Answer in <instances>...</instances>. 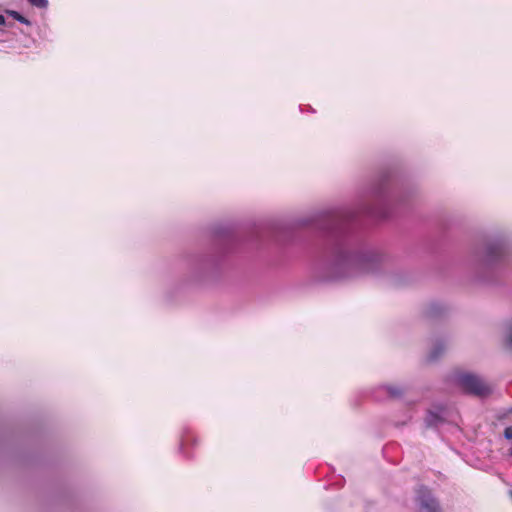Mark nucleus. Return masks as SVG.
<instances>
[{
	"instance_id": "obj_1",
	"label": "nucleus",
	"mask_w": 512,
	"mask_h": 512,
	"mask_svg": "<svg viewBox=\"0 0 512 512\" xmlns=\"http://www.w3.org/2000/svg\"><path fill=\"white\" fill-rule=\"evenodd\" d=\"M459 384L464 391L477 396H486L491 392L489 385L473 374L461 375Z\"/></svg>"
},
{
	"instance_id": "obj_2",
	"label": "nucleus",
	"mask_w": 512,
	"mask_h": 512,
	"mask_svg": "<svg viewBox=\"0 0 512 512\" xmlns=\"http://www.w3.org/2000/svg\"><path fill=\"white\" fill-rule=\"evenodd\" d=\"M417 502L421 512H441L438 501L427 489H420L417 494Z\"/></svg>"
},
{
	"instance_id": "obj_3",
	"label": "nucleus",
	"mask_w": 512,
	"mask_h": 512,
	"mask_svg": "<svg viewBox=\"0 0 512 512\" xmlns=\"http://www.w3.org/2000/svg\"><path fill=\"white\" fill-rule=\"evenodd\" d=\"M196 444H197L196 436L190 432H187L181 438L180 449L184 454H186L187 457H192L193 455L187 450V447L189 445H196Z\"/></svg>"
},
{
	"instance_id": "obj_4",
	"label": "nucleus",
	"mask_w": 512,
	"mask_h": 512,
	"mask_svg": "<svg viewBox=\"0 0 512 512\" xmlns=\"http://www.w3.org/2000/svg\"><path fill=\"white\" fill-rule=\"evenodd\" d=\"M10 16H12L15 20L21 22V23H24V24H28L29 21L24 17L22 16L20 13H18L17 11H8L7 12Z\"/></svg>"
},
{
	"instance_id": "obj_5",
	"label": "nucleus",
	"mask_w": 512,
	"mask_h": 512,
	"mask_svg": "<svg viewBox=\"0 0 512 512\" xmlns=\"http://www.w3.org/2000/svg\"><path fill=\"white\" fill-rule=\"evenodd\" d=\"M31 5L37 8H46L48 6V0H27Z\"/></svg>"
},
{
	"instance_id": "obj_6",
	"label": "nucleus",
	"mask_w": 512,
	"mask_h": 512,
	"mask_svg": "<svg viewBox=\"0 0 512 512\" xmlns=\"http://www.w3.org/2000/svg\"><path fill=\"white\" fill-rule=\"evenodd\" d=\"M387 389L391 397H398L402 394V390L399 387L389 386Z\"/></svg>"
},
{
	"instance_id": "obj_7",
	"label": "nucleus",
	"mask_w": 512,
	"mask_h": 512,
	"mask_svg": "<svg viewBox=\"0 0 512 512\" xmlns=\"http://www.w3.org/2000/svg\"><path fill=\"white\" fill-rule=\"evenodd\" d=\"M506 343L512 346V325L507 330Z\"/></svg>"
},
{
	"instance_id": "obj_8",
	"label": "nucleus",
	"mask_w": 512,
	"mask_h": 512,
	"mask_svg": "<svg viewBox=\"0 0 512 512\" xmlns=\"http://www.w3.org/2000/svg\"><path fill=\"white\" fill-rule=\"evenodd\" d=\"M504 436L507 439H512V427H506L504 430Z\"/></svg>"
},
{
	"instance_id": "obj_9",
	"label": "nucleus",
	"mask_w": 512,
	"mask_h": 512,
	"mask_svg": "<svg viewBox=\"0 0 512 512\" xmlns=\"http://www.w3.org/2000/svg\"><path fill=\"white\" fill-rule=\"evenodd\" d=\"M5 23H6L5 17L3 15H0V25H5Z\"/></svg>"
},
{
	"instance_id": "obj_10",
	"label": "nucleus",
	"mask_w": 512,
	"mask_h": 512,
	"mask_svg": "<svg viewBox=\"0 0 512 512\" xmlns=\"http://www.w3.org/2000/svg\"><path fill=\"white\" fill-rule=\"evenodd\" d=\"M510 455H512V450L510 451Z\"/></svg>"
}]
</instances>
